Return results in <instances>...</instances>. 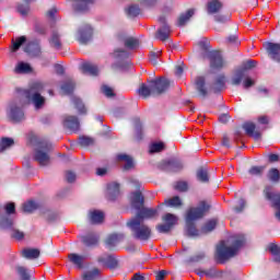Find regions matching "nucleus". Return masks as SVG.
<instances>
[{
	"mask_svg": "<svg viewBox=\"0 0 280 280\" xmlns=\"http://www.w3.org/2000/svg\"><path fill=\"white\" fill-rule=\"evenodd\" d=\"M100 237H97V235H92L89 234L86 236H83V244L85 246H95V244H97Z\"/></svg>",
	"mask_w": 280,
	"mask_h": 280,
	"instance_id": "nucleus-37",
	"label": "nucleus"
},
{
	"mask_svg": "<svg viewBox=\"0 0 280 280\" xmlns=\"http://www.w3.org/2000/svg\"><path fill=\"white\" fill-rule=\"evenodd\" d=\"M163 222H165L166 224H170L171 228L174 226L175 224L178 223V217L174 215L172 213H166L163 215L162 218Z\"/></svg>",
	"mask_w": 280,
	"mask_h": 280,
	"instance_id": "nucleus-35",
	"label": "nucleus"
},
{
	"mask_svg": "<svg viewBox=\"0 0 280 280\" xmlns=\"http://www.w3.org/2000/svg\"><path fill=\"white\" fill-rule=\"evenodd\" d=\"M269 179L272 180L273 183H279V178H280V173H279V170L277 168H271L269 171Z\"/></svg>",
	"mask_w": 280,
	"mask_h": 280,
	"instance_id": "nucleus-46",
	"label": "nucleus"
},
{
	"mask_svg": "<svg viewBox=\"0 0 280 280\" xmlns=\"http://www.w3.org/2000/svg\"><path fill=\"white\" fill-rule=\"evenodd\" d=\"M246 240L242 234L231 236L226 242L221 241L217 246V261L219 264H224V261H228V259H231V257H235V255H237V252L242 248V246H244Z\"/></svg>",
	"mask_w": 280,
	"mask_h": 280,
	"instance_id": "nucleus-1",
	"label": "nucleus"
},
{
	"mask_svg": "<svg viewBox=\"0 0 280 280\" xmlns=\"http://www.w3.org/2000/svg\"><path fill=\"white\" fill-rule=\"evenodd\" d=\"M43 89H45V85H43L42 82H34L31 88L24 92L26 98L32 100L35 108H42L43 104H45V97L40 95Z\"/></svg>",
	"mask_w": 280,
	"mask_h": 280,
	"instance_id": "nucleus-8",
	"label": "nucleus"
},
{
	"mask_svg": "<svg viewBox=\"0 0 280 280\" xmlns=\"http://www.w3.org/2000/svg\"><path fill=\"white\" fill-rule=\"evenodd\" d=\"M156 230L159 231V233H170L172 231V225L167 223L159 224L156 226Z\"/></svg>",
	"mask_w": 280,
	"mask_h": 280,
	"instance_id": "nucleus-51",
	"label": "nucleus"
},
{
	"mask_svg": "<svg viewBox=\"0 0 280 280\" xmlns=\"http://www.w3.org/2000/svg\"><path fill=\"white\" fill-rule=\"evenodd\" d=\"M79 143L83 147L93 144L92 138H89L86 136H82L79 138Z\"/></svg>",
	"mask_w": 280,
	"mask_h": 280,
	"instance_id": "nucleus-52",
	"label": "nucleus"
},
{
	"mask_svg": "<svg viewBox=\"0 0 280 280\" xmlns=\"http://www.w3.org/2000/svg\"><path fill=\"white\" fill-rule=\"evenodd\" d=\"M68 258H69V261H71V264L77 266V268H82L85 259L84 256H80L78 254H70L68 255Z\"/></svg>",
	"mask_w": 280,
	"mask_h": 280,
	"instance_id": "nucleus-25",
	"label": "nucleus"
},
{
	"mask_svg": "<svg viewBox=\"0 0 280 280\" xmlns=\"http://www.w3.org/2000/svg\"><path fill=\"white\" fill-rule=\"evenodd\" d=\"M16 272L21 277L22 280H30V273H27V268H25L23 266H18Z\"/></svg>",
	"mask_w": 280,
	"mask_h": 280,
	"instance_id": "nucleus-44",
	"label": "nucleus"
},
{
	"mask_svg": "<svg viewBox=\"0 0 280 280\" xmlns=\"http://www.w3.org/2000/svg\"><path fill=\"white\" fill-rule=\"evenodd\" d=\"M81 70L84 73H89L90 75H97V73H100V70L97 69V66H95L91 62H83L81 65Z\"/></svg>",
	"mask_w": 280,
	"mask_h": 280,
	"instance_id": "nucleus-21",
	"label": "nucleus"
},
{
	"mask_svg": "<svg viewBox=\"0 0 280 280\" xmlns=\"http://www.w3.org/2000/svg\"><path fill=\"white\" fill-rule=\"evenodd\" d=\"M12 224H14V219L7 217L1 221L2 229H12Z\"/></svg>",
	"mask_w": 280,
	"mask_h": 280,
	"instance_id": "nucleus-50",
	"label": "nucleus"
},
{
	"mask_svg": "<svg viewBox=\"0 0 280 280\" xmlns=\"http://www.w3.org/2000/svg\"><path fill=\"white\" fill-rule=\"evenodd\" d=\"M9 117L11 121H14V122L23 121V117H24L23 109H21L18 106L11 105Z\"/></svg>",
	"mask_w": 280,
	"mask_h": 280,
	"instance_id": "nucleus-17",
	"label": "nucleus"
},
{
	"mask_svg": "<svg viewBox=\"0 0 280 280\" xmlns=\"http://www.w3.org/2000/svg\"><path fill=\"white\" fill-rule=\"evenodd\" d=\"M116 161L118 163H125L124 170H132V167H135V162L132 161V159L128 154H124V153L118 154L116 156Z\"/></svg>",
	"mask_w": 280,
	"mask_h": 280,
	"instance_id": "nucleus-18",
	"label": "nucleus"
},
{
	"mask_svg": "<svg viewBox=\"0 0 280 280\" xmlns=\"http://www.w3.org/2000/svg\"><path fill=\"white\" fill-rule=\"evenodd\" d=\"M93 36V28L90 25H86L84 28L79 31V43L86 45L91 37Z\"/></svg>",
	"mask_w": 280,
	"mask_h": 280,
	"instance_id": "nucleus-15",
	"label": "nucleus"
},
{
	"mask_svg": "<svg viewBox=\"0 0 280 280\" xmlns=\"http://www.w3.org/2000/svg\"><path fill=\"white\" fill-rule=\"evenodd\" d=\"M38 203L34 200H28L23 203L22 209L24 213H33V211H36L38 209Z\"/></svg>",
	"mask_w": 280,
	"mask_h": 280,
	"instance_id": "nucleus-27",
	"label": "nucleus"
},
{
	"mask_svg": "<svg viewBox=\"0 0 280 280\" xmlns=\"http://www.w3.org/2000/svg\"><path fill=\"white\" fill-rule=\"evenodd\" d=\"M120 240H124V235L112 234L106 240V245L108 246V248H112V246H117Z\"/></svg>",
	"mask_w": 280,
	"mask_h": 280,
	"instance_id": "nucleus-30",
	"label": "nucleus"
},
{
	"mask_svg": "<svg viewBox=\"0 0 280 280\" xmlns=\"http://www.w3.org/2000/svg\"><path fill=\"white\" fill-rule=\"evenodd\" d=\"M101 91H102V94L105 95L106 97H115V92L108 85H103L101 88Z\"/></svg>",
	"mask_w": 280,
	"mask_h": 280,
	"instance_id": "nucleus-48",
	"label": "nucleus"
},
{
	"mask_svg": "<svg viewBox=\"0 0 280 280\" xmlns=\"http://www.w3.org/2000/svg\"><path fill=\"white\" fill-rule=\"evenodd\" d=\"M194 14V9H190L186 13H183L177 20L178 27H183V25H185Z\"/></svg>",
	"mask_w": 280,
	"mask_h": 280,
	"instance_id": "nucleus-26",
	"label": "nucleus"
},
{
	"mask_svg": "<svg viewBox=\"0 0 280 280\" xmlns=\"http://www.w3.org/2000/svg\"><path fill=\"white\" fill-rule=\"evenodd\" d=\"M243 128L249 137H253L254 139H260L261 135L259 132H255V124L253 122H245L243 125Z\"/></svg>",
	"mask_w": 280,
	"mask_h": 280,
	"instance_id": "nucleus-24",
	"label": "nucleus"
},
{
	"mask_svg": "<svg viewBox=\"0 0 280 280\" xmlns=\"http://www.w3.org/2000/svg\"><path fill=\"white\" fill-rule=\"evenodd\" d=\"M228 43L230 44V45H240V42L237 40V36H235V35H232V36H230V37H228Z\"/></svg>",
	"mask_w": 280,
	"mask_h": 280,
	"instance_id": "nucleus-62",
	"label": "nucleus"
},
{
	"mask_svg": "<svg viewBox=\"0 0 280 280\" xmlns=\"http://www.w3.org/2000/svg\"><path fill=\"white\" fill-rule=\"evenodd\" d=\"M24 51L28 54V56H32L33 58H36L40 56V45L38 42H30L25 48Z\"/></svg>",
	"mask_w": 280,
	"mask_h": 280,
	"instance_id": "nucleus-16",
	"label": "nucleus"
},
{
	"mask_svg": "<svg viewBox=\"0 0 280 280\" xmlns=\"http://www.w3.org/2000/svg\"><path fill=\"white\" fill-rule=\"evenodd\" d=\"M56 14H58V10L56 9H50L47 13L48 19H50L51 21H54V19H56Z\"/></svg>",
	"mask_w": 280,
	"mask_h": 280,
	"instance_id": "nucleus-63",
	"label": "nucleus"
},
{
	"mask_svg": "<svg viewBox=\"0 0 280 280\" xmlns=\"http://www.w3.org/2000/svg\"><path fill=\"white\" fill-rule=\"evenodd\" d=\"M73 89H75V83L71 80L66 81L61 85V91L63 95H71V93H73Z\"/></svg>",
	"mask_w": 280,
	"mask_h": 280,
	"instance_id": "nucleus-28",
	"label": "nucleus"
},
{
	"mask_svg": "<svg viewBox=\"0 0 280 280\" xmlns=\"http://www.w3.org/2000/svg\"><path fill=\"white\" fill-rule=\"evenodd\" d=\"M63 126L65 128H68V130H72V132H78V130H80V121L78 120V117L74 116H67L63 119Z\"/></svg>",
	"mask_w": 280,
	"mask_h": 280,
	"instance_id": "nucleus-13",
	"label": "nucleus"
},
{
	"mask_svg": "<svg viewBox=\"0 0 280 280\" xmlns=\"http://www.w3.org/2000/svg\"><path fill=\"white\" fill-rule=\"evenodd\" d=\"M161 57V50H158L156 52H151L150 54V62L153 65H156V58Z\"/></svg>",
	"mask_w": 280,
	"mask_h": 280,
	"instance_id": "nucleus-57",
	"label": "nucleus"
},
{
	"mask_svg": "<svg viewBox=\"0 0 280 280\" xmlns=\"http://www.w3.org/2000/svg\"><path fill=\"white\" fill-rule=\"evenodd\" d=\"M199 47L205 51L203 58H209L211 69H224V67H226V61L222 59V54H220V51H209V39L202 38L199 42Z\"/></svg>",
	"mask_w": 280,
	"mask_h": 280,
	"instance_id": "nucleus-6",
	"label": "nucleus"
},
{
	"mask_svg": "<svg viewBox=\"0 0 280 280\" xmlns=\"http://www.w3.org/2000/svg\"><path fill=\"white\" fill-rule=\"evenodd\" d=\"M215 226H218V219H211L201 228V233H211Z\"/></svg>",
	"mask_w": 280,
	"mask_h": 280,
	"instance_id": "nucleus-32",
	"label": "nucleus"
},
{
	"mask_svg": "<svg viewBox=\"0 0 280 280\" xmlns=\"http://www.w3.org/2000/svg\"><path fill=\"white\" fill-rule=\"evenodd\" d=\"M168 273L167 270H161L156 273L155 280H165V277H167Z\"/></svg>",
	"mask_w": 280,
	"mask_h": 280,
	"instance_id": "nucleus-58",
	"label": "nucleus"
},
{
	"mask_svg": "<svg viewBox=\"0 0 280 280\" xmlns=\"http://www.w3.org/2000/svg\"><path fill=\"white\" fill-rule=\"evenodd\" d=\"M119 196V184L110 183L107 185V198L108 200H115Z\"/></svg>",
	"mask_w": 280,
	"mask_h": 280,
	"instance_id": "nucleus-19",
	"label": "nucleus"
},
{
	"mask_svg": "<svg viewBox=\"0 0 280 280\" xmlns=\"http://www.w3.org/2000/svg\"><path fill=\"white\" fill-rule=\"evenodd\" d=\"M262 172H264V167L262 166H253L249 170V174L252 176H259V175H261Z\"/></svg>",
	"mask_w": 280,
	"mask_h": 280,
	"instance_id": "nucleus-54",
	"label": "nucleus"
},
{
	"mask_svg": "<svg viewBox=\"0 0 280 280\" xmlns=\"http://www.w3.org/2000/svg\"><path fill=\"white\" fill-rule=\"evenodd\" d=\"M222 10V2L220 0H212L207 4L208 14H217V12Z\"/></svg>",
	"mask_w": 280,
	"mask_h": 280,
	"instance_id": "nucleus-20",
	"label": "nucleus"
},
{
	"mask_svg": "<svg viewBox=\"0 0 280 280\" xmlns=\"http://www.w3.org/2000/svg\"><path fill=\"white\" fill-rule=\"evenodd\" d=\"M126 49H137L139 47V39L135 37H129L125 39Z\"/></svg>",
	"mask_w": 280,
	"mask_h": 280,
	"instance_id": "nucleus-39",
	"label": "nucleus"
},
{
	"mask_svg": "<svg viewBox=\"0 0 280 280\" xmlns=\"http://www.w3.org/2000/svg\"><path fill=\"white\" fill-rule=\"evenodd\" d=\"M211 206L207 203V201L199 202V206L196 208H190L186 213V233L190 237H196L200 235V232H198V229H196V225H194V222L196 220H200L201 218H205L207 215V212Z\"/></svg>",
	"mask_w": 280,
	"mask_h": 280,
	"instance_id": "nucleus-2",
	"label": "nucleus"
},
{
	"mask_svg": "<svg viewBox=\"0 0 280 280\" xmlns=\"http://www.w3.org/2000/svg\"><path fill=\"white\" fill-rule=\"evenodd\" d=\"M188 188L189 186L187 185V182H177L175 184V189L177 191H187Z\"/></svg>",
	"mask_w": 280,
	"mask_h": 280,
	"instance_id": "nucleus-53",
	"label": "nucleus"
},
{
	"mask_svg": "<svg viewBox=\"0 0 280 280\" xmlns=\"http://www.w3.org/2000/svg\"><path fill=\"white\" fill-rule=\"evenodd\" d=\"M100 277V269H93L83 275V280H95Z\"/></svg>",
	"mask_w": 280,
	"mask_h": 280,
	"instance_id": "nucleus-42",
	"label": "nucleus"
},
{
	"mask_svg": "<svg viewBox=\"0 0 280 280\" xmlns=\"http://www.w3.org/2000/svg\"><path fill=\"white\" fill-rule=\"evenodd\" d=\"M108 261L109 262H106L107 268H115V266H117V260H115L113 256H108Z\"/></svg>",
	"mask_w": 280,
	"mask_h": 280,
	"instance_id": "nucleus-60",
	"label": "nucleus"
},
{
	"mask_svg": "<svg viewBox=\"0 0 280 280\" xmlns=\"http://www.w3.org/2000/svg\"><path fill=\"white\" fill-rule=\"evenodd\" d=\"M90 220L92 224H102L104 222V212L100 210L90 211Z\"/></svg>",
	"mask_w": 280,
	"mask_h": 280,
	"instance_id": "nucleus-23",
	"label": "nucleus"
},
{
	"mask_svg": "<svg viewBox=\"0 0 280 280\" xmlns=\"http://www.w3.org/2000/svg\"><path fill=\"white\" fill-rule=\"evenodd\" d=\"M128 16L135 18V16H139V14H141V9H139V7L137 5H130L127 10H126Z\"/></svg>",
	"mask_w": 280,
	"mask_h": 280,
	"instance_id": "nucleus-45",
	"label": "nucleus"
},
{
	"mask_svg": "<svg viewBox=\"0 0 280 280\" xmlns=\"http://www.w3.org/2000/svg\"><path fill=\"white\" fill-rule=\"evenodd\" d=\"M127 226L133 233V237L136 240H140V242L150 240V235H152V230H150V228L145 225L141 219L129 220Z\"/></svg>",
	"mask_w": 280,
	"mask_h": 280,
	"instance_id": "nucleus-7",
	"label": "nucleus"
},
{
	"mask_svg": "<svg viewBox=\"0 0 280 280\" xmlns=\"http://www.w3.org/2000/svg\"><path fill=\"white\" fill-rule=\"evenodd\" d=\"M66 180L68 183H74L75 182V173L68 171L66 172Z\"/></svg>",
	"mask_w": 280,
	"mask_h": 280,
	"instance_id": "nucleus-56",
	"label": "nucleus"
},
{
	"mask_svg": "<svg viewBox=\"0 0 280 280\" xmlns=\"http://www.w3.org/2000/svg\"><path fill=\"white\" fill-rule=\"evenodd\" d=\"M165 205H167V207H180V205H183V202L180 201L179 197H173L171 199H167L165 201Z\"/></svg>",
	"mask_w": 280,
	"mask_h": 280,
	"instance_id": "nucleus-47",
	"label": "nucleus"
},
{
	"mask_svg": "<svg viewBox=\"0 0 280 280\" xmlns=\"http://www.w3.org/2000/svg\"><path fill=\"white\" fill-rule=\"evenodd\" d=\"M197 179L201 183H209V172L206 168H199L197 171Z\"/></svg>",
	"mask_w": 280,
	"mask_h": 280,
	"instance_id": "nucleus-40",
	"label": "nucleus"
},
{
	"mask_svg": "<svg viewBox=\"0 0 280 280\" xmlns=\"http://www.w3.org/2000/svg\"><path fill=\"white\" fill-rule=\"evenodd\" d=\"M4 211L8 215H12V213H16V206L14 202H9L4 205Z\"/></svg>",
	"mask_w": 280,
	"mask_h": 280,
	"instance_id": "nucleus-49",
	"label": "nucleus"
},
{
	"mask_svg": "<svg viewBox=\"0 0 280 280\" xmlns=\"http://www.w3.org/2000/svg\"><path fill=\"white\" fill-rule=\"evenodd\" d=\"M195 84L200 95H207V90L205 89V77H197Z\"/></svg>",
	"mask_w": 280,
	"mask_h": 280,
	"instance_id": "nucleus-34",
	"label": "nucleus"
},
{
	"mask_svg": "<svg viewBox=\"0 0 280 280\" xmlns=\"http://www.w3.org/2000/svg\"><path fill=\"white\" fill-rule=\"evenodd\" d=\"M159 21L163 25L158 31L156 38H159V40H167V38H170V35L172 34V30L167 24H165V18H160Z\"/></svg>",
	"mask_w": 280,
	"mask_h": 280,
	"instance_id": "nucleus-11",
	"label": "nucleus"
},
{
	"mask_svg": "<svg viewBox=\"0 0 280 280\" xmlns=\"http://www.w3.org/2000/svg\"><path fill=\"white\" fill-rule=\"evenodd\" d=\"M32 71V67L26 62H20L15 67V73H30Z\"/></svg>",
	"mask_w": 280,
	"mask_h": 280,
	"instance_id": "nucleus-38",
	"label": "nucleus"
},
{
	"mask_svg": "<svg viewBox=\"0 0 280 280\" xmlns=\"http://www.w3.org/2000/svg\"><path fill=\"white\" fill-rule=\"evenodd\" d=\"M143 202L144 199L141 191L131 194V207L138 211L137 217L133 218V220H141V222H143V220H150V218H155V215H158L159 210L154 208H145L143 207Z\"/></svg>",
	"mask_w": 280,
	"mask_h": 280,
	"instance_id": "nucleus-4",
	"label": "nucleus"
},
{
	"mask_svg": "<svg viewBox=\"0 0 280 280\" xmlns=\"http://www.w3.org/2000/svg\"><path fill=\"white\" fill-rule=\"evenodd\" d=\"M265 196H266L267 200H270L271 202H273L272 207H275V209H277L276 218H277V220L280 221V192L275 194V191H272V187L267 186L265 188Z\"/></svg>",
	"mask_w": 280,
	"mask_h": 280,
	"instance_id": "nucleus-10",
	"label": "nucleus"
},
{
	"mask_svg": "<svg viewBox=\"0 0 280 280\" xmlns=\"http://www.w3.org/2000/svg\"><path fill=\"white\" fill-rule=\"evenodd\" d=\"M268 159H269V163H277L279 161V155L269 154Z\"/></svg>",
	"mask_w": 280,
	"mask_h": 280,
	"instance_id": "nucleus-64",
	"label": "nucleus"
},
{
	"mask_svg": "<svg viewBox=\"0 0 280 280\" xmlns=\"http://www.w3.org/2000/svg\"><path fill=\"white\" fill-rule=\"evenodd\" d=\"M22 256H24L25 259H38V257H40V250L37 248H24Z\"/></svg>",
	"mask_w": 280,
	"mask_h": 280,
	"instance_id": "nucleus-22",
	"label": "nucleus"
},
{
	"mask_svg": "<svg viewBox=\"0 0 280 280\" xmlns=\"http://www.w3.org/2000/svg\"><path fill=\"white\" fill-rule=\"evenodd\" d=\"M49 152H51V144L49 142H38L34 153V160L39 165H49Z\"/></svg>",
	"mask_w": 280,
	"mask_h": 280,
	"instance_id": "nucleus-9",
	"label": "nucleus"
},
{
	"mask_svg": "<svg viewBox=\"0 0 280 280\" xmlns=\"http://www.w3.org/2000/svg\"><path fill=\"white\" fill-rule=\"evenodd\" d=\"M128 56V52L125 50H115L114 51V57L115 58H126Z\"/></svg>",
	"mask_w": 280,
	"mask_h": 280,
	"instance_id": "nucleus-59",
	"label": "nucleus"
},
{
	"mask_svg": "<svg viewBox=\"0 0 280 280\" xmlns=\"http://www.w3.org/2000/svg\"><path fill=\"white\" fill-rule=\"evenodd\" d=\"M26 40L27 38L25 36H20L15 39H12L11 51H19V49H21V46L24 45Z\"/></svg>",
	"mask_w": 280,
	"mask_h": 280,
	"instance_id": "nucleus-29",
	"label": "nucleus"
},
{
	"mask_svg": "<svg viewBox=\"0 0 280 280\" xmlns=\"http://www.w3.org/2000/svg\"><path fill=\"white\" fill-rule=\"evenodd\" d=\"M170 89V80L160 78L149 81V84L142 83L138 89L140 97H150V95H161L165 90Z\"/></svg>",
	"mask_w": 280,
	"mask_h": 280,
	"instance_id": "nucleus-3",
	"label": "nucleus"
},
{
	"mask_svg": "<svg viewBox=\"0 0 280 280\" xmlns=\"http://www.w3.org/2000/svg\"><path fill=\"white\" fill-rule=\"evenodd\" d=\"M162 170L166 172H180L183 170V164L178 161L168 160L162 163Z\"/></svg>",
	"mask_w": 280,
	"mask_h": 280,
	"instance_id": "nucleus-14",
	"label": "nucleus"
},
{
	"mask_svg": "<svg viewBox=\"0 0 280 280\" xmlns=\"http://www.w3.org/2000/svg\"><path fill=\"white\" fill-rule=\"evenodd\" d=\"M49 44L51 47H54L56 49L62 48V43H60V36L58 35V33H52V35L49 39Z\"/></svg>",
	"mask_w": 280,
	"mask_h": 280,
	"instance_id": "nucleus-36",
	"label": "nucleus"
},
{
	"mask_svg": "<svg viewBox=\"0 0 280 280\" xmlns=\"http://www.w3.org/2000/svg\"><path fill=\"white\" fill-rule=\"evenodd\" d=\"M18 12H20V14H22V16H25V14H27V12H30V7L19 5Z\"/></svg>",
	"mask_w": 280,
	"mask_h": 280,
	"instance_id": "nucleus-61",
	"label": "nucleus"
},
{
	"mask_svg": "<svg viewBox=\"0 0 280 280\" xmlns=\"http://www.w3.org/2000/svg\"><path fill=\"white\" fill-rule=\"evenodd\" d=\"M257 62L255 60H248L244 63V67L236 70L232 77V84L240 86L243 82V89H250L255 86V80L248 77V69H253Z\"/></svg>",
	"mask_w": 280,
	"mask_h": 280,
	"instance_id": "nucleus-5",
	"label": "nucleus"
},
{
	"mask_svg": "<svg viewBox=\"0 0 280 280\" xmlns=\"http://www.w3.org/2000/svg\"><path fill=\"white\" fill-rule=\"evenodd\" d=\"M72 102H73L75 108H78L80 115H84V113H86V107H84L82 100H80L78 97H73Z\"/></svg>",
	"mask_w": 280,
	"mask_h": 280,
	"instance_id": "nucleus-43",
	"label": "nucleus"
},
{
	"mask_svg": "<svg viewBox=\"0 0 280 280\" xmlns=\"http://www.w3.org/2000/svg\"><path fill=\"white\" fill-rule=\"evenodd\" d=\"M14 145V139L12 138H2L0 141V154L3 153L9 148H12Z\"/></svg>",
	"mask_w": 280,
	"mask_h": 280,
	"instance_id": "nucleus-31",
	"label": "nucleus"
},
{
	"mask_svg": "<svg viewBox=\"0 0 280 280\" xmlns=\"http://www.w3.org/2000/svg\"><path fill=\"white\" fill-rule=\"evenodd\" d=\"M268 250L271 253V255H273V261L280 264V247L275 244H270L268 246Z\"/></svg>",
	"mask_w": 280,
	"mask_h": 280,
	"instance_id": "nucleus-33",
	"label": "nucleus"
},
{
	"mask_svg": "<svg viewBox=\"0 0 280 280\" xmlns=\"http://www.w3.org/2000/svg\"><path fill=\"white\" fill-rule=\"evenodd\" d=\"M165 150V144L163 142H153L150 145V153L154 154L156 152H163Z\"/></svg>",
	"mask_w": 280,
	"mask_h": 280,
	"instance_id": "nucleus-41",
	"label": "nucleus"
},
{
	"mask_svg": "<svg viewBox=\"0 0 280 280\" xmlns=\"http://www.w3.org/2000/svg\"><path fill=\"white\" fill-rule=\"evenodd\" d=\"M11 237H13L14 240H23L25 237V234H23V232L19 230H13L11 233Z\"/></svg>",
	"mask_w": 280,
	"mask_h": 280,
	"instance_id": "nucleus-55",
	"label": "nucleus"
},
{
	"mask_svg": "<svg viewBox=\"0 0 280 280\" xmlns=\"http://www.w3.org/2000/svg\"><path fill=\"white\" fill-rule=\"evenodd\" d=\"M264 47L268 51L272 60H277L278 62H280V44L266 43Z\"/></svg>",
	"mask_w": 280,
	"mask_h": 280,
	"instance_id": "nucleus-12",
	"label": "nucleus"
}]
</instances>
